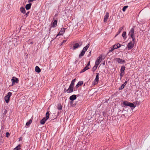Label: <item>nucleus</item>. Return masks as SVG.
<instances>
[{
	"instance_id": "1",
	"label": "nucleus",
	"mask_w": 150,
	"mask_h": 150,
	"mask_svg": "<svg viewBox=\"0 0 150 150\" xmlns=\"http://www.w3.org/2000/svg\"><path fill=\"white\" fill-rule=\"evenodd\" d=\"M123 103V104L125 105L129 106L131 108H132L133 109L135 107V106L134 105L133 103H130L127 101H124Z\"/></svg>"
},
{
	"instance_id": "2",
	"label": "nucleus",
	"mask_w": 150,
	"mask_h": 150,
	"mask_svg": "<svg viewBox=\"0 0 150 150\" xmlns=\"http://www.w3.org/2000/svg\"><path fill=\"white\" fill-rule=\"evenodd\" d=\"M129 35L132 38L133 40H134V30L133 28H132L130 31L129 32Z\"/></svg>"
},
{
	"instance_id": "3",
	"label": "nucleus",
	"mask_w": 150,
	"mask_h": 150,
	"mask_svg": "<svg viewBox=\"0 0 150 150\" xmlns=\"http://www.w3.org/2000/svg\"><path fill=\"white\" fill-rule=\"evenodd\" d=\"M12 95V93L11 92H9L8 93L7 95L5 97L4 99L6 103H8L10 97Z\"/></svg>"
},
{
	"instance_id": "4",
	"label": "nucleus",
	"mask_w": 150,
	"mask_h": 150,
	"mask_svg": "<svg viewBox=\"0 0 150 150\" xmlns=\"http://www.w3.org/2000/svg\"><path fill=\"white\" fill-rule=\"evenodd\" d=\"M134 40H133L130 41L128 44L127 47L128 49H131L134 46Z\"/></svg>"
},
{
	"instance_id": "5",
	"label": "nucleus",
	"mask_w": 150,
	"mask_h": 150,
	"mask_svg": "<svg viewBox=\"0 0 150 150\" xmlns=\"http://www.w3.org/2000/svg\"><path fill=\"white\" fill-rule=\"evenodd\" d=\"M11 81L12 83L11 86H13L15 83H17L18 82V79L15 77H13Z\"/></svg>"
},
{
	"instance_id": "6",
	"label": "nucleus",
	"mask_w": 150,
	"mask_h": 150,
	"mask_svg": "<svg viewBox=\"0 0 150 150\" xmlns=\"http://www.w3.org/2000/svg\"><path fill=\"white\" fill-rule=\"evenodd\" d=\"M116 62L120 64H122L125 62V61L119 58H117L115 59Z\"/></svg>"
},
{
	"instance_id": "7",
	"label": "nucleus",
	"mask_w": 150,
	"mask_h": 150,
	"mask_svg": "<svg viewBox=\"0 0 150 150\" xmlns=\"http://www.w3.org/2000/svg\"><path fill=\"white\" fill-rule=\"evenodd\" d=\"M74 86H71L70 85L69 87L67 89V93H70L72 92L73 91Z\"/></svg>"
},
{
	"instance_id": "8",
	"label": "nucleus",
	"mask_w": 150,
	"mask_h": 150,
	"mask_svg": "<svg viewBox=\"0 0 150 150\" xmlns=\"http://www.w3.org/2000/svg\"><path fill=\"white\" fill-rule=\"evenodd\" d=\"M65 28H61V30L59 32V33L57 35V36L59 35H62L65 32Z\"/></svg>"
},
{
	"instance_id": "9",
	"label": "nucleus",
	"mask_w": 150,
	"mask_h": 150,
	"mask_svg": "<svg viewBox=\"0 0 150 150\" xmlns=\"http://www.w3.org/2000/svg\"><path fill=\"white\" fill-rule=\"evenodd\" d=\"M109 17V13H108L107 12L106 13L105 16L104 17V21L105 22H106L107 21Z\"/></svg>"
},
{
	"instance_id": "10",
	"label": "nucleus",
	"mask_w": 150,
	"mask_h": 150,
	"mask_svg": "<svg viewBox=\"0 0 150 150\" xmlns=\"http://www.w3.org/2000/svg\"><path fill=\"white\" fill-rule=\"evenodd\" d=\"M83 83V82L82 81H79L76 86V88H77L80 86L82 85Z\"/></svg>"
},
{
	"instance_id": "11",
	"label": "nucleus",
	"mask_w": 150,
	"mask_h": 150,
	"mask_svg": "<svg viewBox=\"0 0 150 150\" xmlns=\"http://www.w3.org/2000/svg\"><path fill=\"white\" fill-rule=\"evenodd\" d=\"M76 98V96L75 95H73L69 97V99L71 101H73Z\"/></svg>"
},
{
	"instance_id": "12",
	"label": "nucleus",
	"mask_w": 150,
	"mask_h": 150,
	"mask_svg": "<svg viewBox=\"0 0 150 150\" xmlns=\"http://www.w3.org/2000/svg\"><path fill=\"white\" fill-rule=\"evenodd\" d=\"M96 76L95 79V81L96 82V83H98L99 81V74L98 73H96Z\"/></svg>"
},
{
	"instance_id": "13",
	"label": "nucleus",
	"mask_w": 150,
	"mask_h": 150,
	"mask_svg": "<svg viewBox=\"0 0 150 150\" xmlns=\"http://www.w3.org/2000/svg\"><path fill=\"white\" fill-rule=\"evenodd\" d=\"M89 43L87 45H86V47H83L82 51L84 52H85L88 49V48L89 47Z\"/></svg>"
},
{
	"instance_id": "14",
	"label": "nucleus",
	"mask_w": 150,
	"mask_h": 150,
	"mask_svg": "<svg viewBox=\"0 0 150 150\" xmlns=\"http://www.w3.org/2000/svg\"><path fill=\"white\" fill-rule=\"evenodd\" d=\"M102 56L101 55L100 56L97 58L96 62L100 64L102 61Z\"/></svg>"
},
{
	"instance_id": "15",
	"label": "nucleus",
	"mask_w": 150,
	"mask_h": 150,
	"mask_svg": "<svg viewBox=\"0 0 150 150\" xmlns=\"http://www.w3.org/2000/svg\"><path fill=\"white\" fill-rule=\"evenodd\" d=\"M31 5L32 4L31 3H29L26 4L25 6L26 9L27 10L29 9L31 7Z\"/></svg>"
},
{
	"instance_id": "16",
	"label": "nucleus",
	"mask_w": 150,
	"mask_h": 150,
	"mask_svg": "<svg viewBox=\"0 0 150 150\" xmlns=\"http://www.w3.org/2000/svg\"><path fill=\"white\" fill-rule=\"evenodd\" d=\"M127 83V81H126L125 82H124V83L121 85L120 87L119 88V90H121L122 89L124 88L126 84Z\"/></svg>"
},
{
	"instance_id": "17",
	"label": "nucleus",
	"mask_w": 150,
	"mask_h": 150,
	"mask_svg": "<svg viewBox=\"0 0 150 150\" xmlns=\"http://www.w3.org/2000/svg\"><path fill=\"white\" fill-rule=\"evenodd\" d=\"M47 120H46V119L45 118V117L43 119H42L40 121V123L42 125H43L45 124V123L46 121Z\"/></svg>"
},
{
	"instance_id": "18",
	"label": "nucleus",
	"mask_w": 150,
	"mask_h": 150,
	"mask_svg": "<svg viewBox=\"0 0 150 150\" xmlns=\"http://www.w3.org/2000/svg\"><path fill=\"white\" fill-rule=\"evenodd\" d=\"M80 46L78 44V43H77L74 44L73 46V48L74 49H75L76 48H77L78 47H79Z\"/></svg>"
},
{
	"instance_id": "19",
	"label": "nucleus",
	"mask_w": 150,
	"mask_h": 150,
	"mask_svg": "<svg viewBox=\"0 0 150 150\" xmlns=\"http://www.w3.org/2000/svg\"><path fill=\"white\" fill-rule=\"evenodd\" d=\"M20 11L21 12V13H25V10L24 8L21 7L20 8Z\"/></svg>"
},
{
	"instance_id": "20",
	"label": "nucleus",
	"mask_w": 150,
	"mask_h": 150,
	"mask_svg": "<svg viewBox=\"0 0 150 150\" xmlns=\"http://www.w3.org/2000/svg\"><path fill=\"white\" fill-rule=\"evenodd\" d=\"M35 71L37 73H39L41 71V70L40 68L37 66H36L35 67Z\"/></svg>"
},
{
	"instance_id": "21",
	"label": "nucleus",
	"mask_w": 150,
	"mask_h": 150,
	"mask_svg": "<svg viewBox=\"0 0 150 150\" xmlns=\"http://www.w3.org/2000/svg\"><path fill=\"white\" fill-rule=\"evenodd\" d=\"M57 20H55L54 21V22L52 23V27H55L57 25Z\"/></svg>"
},
{
	"instance_id": "22",
	"label": "nucleus",
	"mask_w": 150,
	"mask_h": 150,
	"mask_svg": "<svg viewBox=\"0 0 150 150\" xmlns=\"http://www.w3.org/2000/svg\"><path fill=\"white\" fill-rule=\"evenodd\" d=\"M125 67L124 66H122L121 67L120 72L124 73V71L125 70Z\"/></svg>"
},
{
	"instance_id": "23",
	"label": "nucleus",
	"mask_w": 150,
	"mask_h": 150,
	"mask_svg": "<svg viewBox=\"0 0 150 150\" xmlns=\"http://www.w3.org/2000/svg\"><path fill=\"white\" fill-rule=\"evenodd\" d=\"M85 53V52L83 51H82V52H81V53L79 55V58H81V57H82L84 55Z\"/></svg>"
},
{
	"instance_id": "24",
	"label": "nucleus",
	"mask_w": 150,
	"mask_h": 150,
	"mask_svg": "<svg viewBox=\"0 0 150 150\" xmlns=\"http://www.w3.org/2000/svg\"><path fill=\"white\" fill-rule=\"evenodd\" d=\"M50 116V113L49 112L47 111L46 113V117L45 118L46 119V120H47L49 117Z\"/></svg>"
},
{
	"instance_id": "25",
	"label": "nucleus",
	"mask_w": 150,
	"mask_h": 150,
	"mask_svg": "<svg viewBox=\"0 0 150 150\" xmlns=\"http://www.w3.org/2000/svg\"><path fill=\"white\" fill-rule=\"evenodd\" d=\"M32 120L31 119H30L28 122H26V126H28L32 123Z\"/></svg>"
},
{
	"instance_id": "26",
	"label": "nucleus",
	"mask_w": 150,
	"mask_h": 150,
	"mask_svg": "<svg viewBox=\"0 0 150 150\" xmlns=\"http://www.w3.org/2000/svg\"><path fill=\"white\" fill-rule=\"evenodd\" d=\"M57 109L59 110H61L62 109V106L60 104H58Z\"/></svg>"
},
{
	"instance_id": "27",
	"label": "nucleus",
	"mask_w": 150,
	"mask_h": 150,
	"mask_svg": "<svg viewBox=\"0 0 150 150\" xmlns=\"http://www.w3.org/2000/svg\"><path fill=\"white\" fill-rule=\"evenodd\" d=\"M126 32L125 31L123 32L122 33V36L124 39L126 38Z\"/></svg>"
},
{
	"instance_id": "28",
	"label": "nucleus",
	"mask_w": 150,
	"mask_h": 150,
	"mask_svg": "<svg viewBox=\"0 0 150 150\" xmlns=\"http://www.w3.org/2000/svg\"><path fill=\"white\" fill-rule=\"evenodd\" d=\"M21 149L20 148V146L18 145L13 150H20Z\"/></svg>"
},
{
	"instance_id": "29",
	"label": "nucleus",
	"mask_w": 150,
	"mask_h": 150,
	"mask_svg": "<svg viewBox=\"0 0 150 150\" xmlns=\"http://www.w3.org/2000/svg\"><path fill=\"white\" fill-rule=\"evenodd\" d=\"M76 79H75L72 80V81L71 82V83L70 85H71V86H74V82L76 81Z\"/></svg>"
},
{
	"instance_id": "30",
	"label": "nucleus",
	"mask_w": 150,
	"mask_h": 150,
	"mask_svg": "<svg viewBox=\"0 0 150 150\" xmlns=\"http://www.w3.org/2000/svg\"><path fill=\"white\" fill-rule=\"evenodd\" d=\"M122 29H123V28H122V27L120 28L119 31H118V32L117 33V35H118L120 33V32H121V30Z\"/></svg>"
},
{
	"instance_id": "31",
	"label": "nucleus",
	"mask_w": 150,
	"mask_h": 150,
	"mask_svg": "<svg viewBox=\"0 0 150 150\" xmlns=\"http://www.w3.org/2000/svg\"><path fill=\"white\" fill-rule=\"evenodd\" d=\"M128 7V6H124L122 9V11H125L126 9Z\"/></svg>"
},
{
	"instance_id": "32",
	"label": "nucleus",
	"mask_w": 150,
	"mask_h": 150,
	"mask_svg": "<svg viewBox=\"0 0 150 150\" xmlns=\"http://www.w3.org/2000/svg\"><path fill=\"white\" fill-rule=\"evenodd\" d=\"M112 47H113V49H115L118 48L117 45H113Z\"/></svg>"
},
{
	"instance_id": "33",
	"label": "nucleus",
	"mask_w": 150,
	"mask_h": 150,
	"mask_svg": "<svg viewBox=\"0 0 150 150\" xmlns=\"http://www.w3.org/2000/svg\"><path fill=\"white\" fill-rule=\"evenodd\" d=\"M97 67L96 66H94L92 68V71L93 72H94L96 69H97Z\"/></svg>"
},
{
	"instance_id": "34",
	"label": "nucleus",
	"mask_w": 150,
	"mask_h": 150,
	"mask_svg": "<svg viewBox=\"0 0 150 150\" xmlns=\"http://www.w3.org/2000/svg\"><path fill=\"white\" fill-rule=\"evenodd\" d=\"M78 43L80 47L82 44L83 42L82 41H80Z\"/></svg>"
},
{
	"instance_id": "35",
	"label": "nucleus",
	"mask_w": 150,
	"mask_h": 150,
	"mask_svg": "<svg viewBox=\"0 0 150 150\" xmlns=\"http://www.w3.org/2000/svg\"><path fill=\"white\" fill-rule=\"evenodd\" d=\"M114 49H113V47H112L111 48H110V50H109L108 53L112 52Z\"/></svg>"
},
{
	"instance_id": "36",
	"label": "nucleus",
	"mask_w": 150,
	"mask_h": 150,
	"mask_svg": "<svg viewBox=\"0 0 150 150\" xmlns=\"http://www.w3.org/2000/svg\"><path fill=\"white\" fill-rule=\"evenodd\" d=\"M6 137L7 138L8 137L10 136L9 133L8 132H6Z\"/></svg>"
},
{
	"instance_id": "37",
	"label": "nucleus",
	"mask_w": 150,
	"mask_h": 150,
	"mask_svg": "<svg viewBox=\"0 0 150 150\" xmlns=\"http://www.w3.org/2000/svg\"><path fill=\"white\" fill-rule=\"evenodd\" d=\"M99 64V63H98V62H97L96 61L95 64L94 66H96L97 67L98 65Z\"/></svg>"
},
{
	"instance_id": "38",
	"label": "nucleus",
	"mask_w": 150,
	"mask_h": 150,
	"mask_svg": "<svg viewBox=\"0 0 150 150\" xmlns=\"http://www.w3.org/2000/svg\"><path fill=\"white\" fill-rule=\"evenodd\" d=\"M88 66H87V65H86V67L84 68L85 69H86V70H87V69H89V68L88 67Z\"/></svg>"
},
{
	"instance_id": "39",
	"label": "nucleus",
	"mask_w": 150,
	"mask_h": 150,
	"mask_svg": "<svg viewBox=\"0 0 150 150\" xmlns=\"http://www.w3.org/2000/svg\"><path fill=\"white\" fill-rule=\"evenodd\" d=\"M86 71V69H85L84 68L82 70V71H81V72H83L85 71Z\"/></svg>"
},
{
	"instance_id": "40",
	"label": "nucleus",
	"mask_w": 150,
	"mask_h": 150,
	"mask_svg": "<svg viewBox=\"0 0 150 150\" xmlns=\"http://www.w3.org/2000/svg\"><path fill=\"white\" fill-rule=\"evenodd\" d=\"M86 71V69H85L84 68L82 70V71H81V72H83L85 71Z\"/></svg>"
},
{
	"instance_id": "41",
	"label": "nucleus",
	"mask_w": 150,
	"mask_h": 150,
	"mask_svg": "<svg viewBox=\"0 0 150 150\" xmlns=\"http://www.w3.org/2000/svg\"><path fill=\"white\" fill-rule=\"evenodd\" d=\"M7 112V111L6 110H5L4 111V114L5 115L6 114Z\"/></svg>"
},
{
	"instance_id": "42",
	"label": "nucleus",
	"mask_w": 150,
	"mask_h": 150,
	"mask_svg": "<svg viewBox=\"0 0 150 150\" xmlns=\"http://www.w3.org/2000/svg\"><path fill=\"white\" fill-rule=\"evenodd\" d=\"M97 83H96V82L94 80L93 82V85H96V84H97Z\"/></svg>"
},
{
	"instance_id": "43",
	"label": "nucleus",
	"mask_w": 150,
	"mask_h": 150,
	"mask_svg": "<svg viewBox=\"0 0 150 150\" xmlns=\"http://www.w3.org/2000/svg\"><path fill=\"white\" fill-rule=\"evenodd\" d=\"M123 73L121 72L120 74V76L121 77H122L123 75V74H122Z\"/></svg>"
},
{
	"instance_id": "44",
	"label": "nucleus",
	"mask_w": 150,
	"mask_h": 150,
	"mask_svg": "<svg viewBox=\"0 0 150 150\" xmlns=\"http://www.w3.org/2000/svg\"><path fill=\"white\" fill-rule=\"evenodd\" d=\"M117 45V46L118 47V48H119L120 47L121 45L120 44H117V45Z\"/></svg>"
},
{
	"instance_id": "45",
	"label": "nucleus",
	"mask_w": 150,
	"mask_h": 150,
	"mask_svg": "<svg viewBox=\"0 0 150 150\" xmlns=\"http://www.w3.org/2000/svg\"><path fill=\"white\" fill-rule=\"evenodd\" d=\"M34 0H29L28 1V2H33L34 1Z\"/></svg>"
},
{
	"instance_id": "46",
	"label": "nucleus",
	"mask_w": 150,
	"mask_h": 150,
	"mask_svg": "<svg viewBox=\"0 0 150 150\" xmlns=\"http://www.w3.org/2000/svg\"><path fill=\"white\" fill-rule=\"evenodd\" d=\"M67 89L66 90V88H65L64 89V92H67Z\"/></svg>"
},
{
	"instance_id": "47",
	"label": "nucleus",
	"mask_w": 150,
	"mask_h": 150,
	"mask_svg": "<svg viewBox=\"0 0 150 150\" xmlns=\"http://www.w3.org/2000/svg\"><path fill=\"white\" fill-rule=\"evenodd\" d=\"M29 13V11H28L27 12V13H26V16H28Z\"/></svg>"
},
{
	"instance_id": "48",
	"label": "nucleus",
	"mask_w": 150,
	"mask_h": 150,
	"mask_svg": "<svg viewBox=\"0 0 150 150\" xmlns=\"http://www.w3.org/2000/svg\"><path fill=\"white\" fill-rule=\"evenodd\" d=\"M90 62H88V64H87V66H90Z\"/></svg>"
},
{
	"instance_id": "49",
	"label": "nucleus",
	"mask_w": 150,
	"mask_h": 150,
	"mask_svg": "<svg viewBox=\"0 0 150 150\" xmlns=\"http://www.w3.org/2000/svg\"><path fill=\"white\" fill-rule=\"evenodd\" d=\"M66 40H63L62 43H65L66 42Z\"/></svg>"
},
{
	"instance_id": "50",
	"label": "nucleus",
	"mask_w": 150,
	"mask_h": 150,
	"mask_svg": "<svg viewBox=\"0 0 150 150\" xmlns=\"http://www.w3.org/2000/svg\"><path fill=\"white\" fill-rule=\"evenodd\" d=\"M122 77H120V79H121Z\"/></svg>"
},
{
	"instance_id": "51",
	"label": "nucleus",
	"mask_w": 150,
	"mask_h": 150,
	"mask_svg": "<svg viewBox=\"0 0 150 150\" xmlns=\"http://www.w3.org/2000/svg\"><path fill=\"white\" fill-rule=\"evenodd\" d=\"M31 44H33V42H31Z\"/></svg>"
},
{
	"instance_id": "52",
	"label": "nucleus",
	"mask_w": 150,
	"mask_h": 150,
	"mask_svg": "<svg viewBox=\"0 0 150 150\" xmlns=\"http://www.w3.org/2000/svg\"><path fill=\"white\" fill-rule=\"evenodd\" d=\"M137 102H136V103L137 104Z\"/></svg>"
},
{
	"instance_id": "53",
	"label": "nucleus",
	"mask_w": 150,
	"mask_h": 150,
	"mask_svg": "<svg viewBox=\"0 0 150 150\" xmlns=\"http://www.w3.org/2000/svg\"><path fill=\"white\" fill-rule=\"evenodd\" d=\"M89 53H91V52H90Z\"/></svg>"
}]
</instances>
